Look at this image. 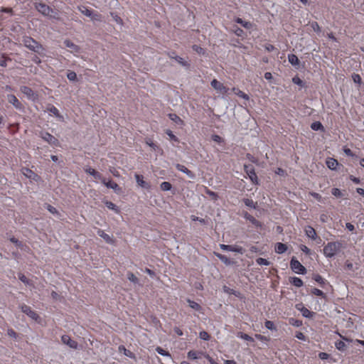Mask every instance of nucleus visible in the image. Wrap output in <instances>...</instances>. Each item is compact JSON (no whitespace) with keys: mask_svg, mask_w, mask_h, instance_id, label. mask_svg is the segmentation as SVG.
Masks as SVG:
<instances>
[{"mask_svg":"<svg viewBox=\"0 0 364 364\" xmlns=\"http://www.w3.org/2000/svg\"><path fill=\"white\" fill-rule=\"evenodd\" d=\"M22 173L29 179L36 180L38 177L36 173L28 168H22Z\"/></svg>","mask_w":364,"mask_h":364,"instance_id":"19","label":"nucleus"},{"mask_svg":"<svg viewBox=\"0 0 364 364\" xmlns=\"http://www.w3.org/2000/svg\"><path fill=\"white\" fill-rule=\"evenodd\" d=\"M160 188L163 191H171V188H172V185L171 183L169 182H167V181H164V182H162L160 185Z\"/></svg>","mask_w":364,"mask_h":364,"instance_id":"36","label":"nucleus"},{"mask_svg":"<svg viewBox=\"0 0 364 364\" xmlns=\"http://www.w3.org/2000/svg\"><path fill=\"white\" fill-rule=\"evenodd\" d=\"M22 42L25 47L35 53H40L41 50H43L42 45L30 36H24Z\"/></svg>","mask_w":364,"mask_h":364,"instance_id":"2","label":"nucleus"},{"mask_svg":"<svg viewBox=\"0 0 364 364\" xmlns=\"http://www.w3.org/2000/svg\"><path fill=\"white\" fill-rule=\"evenodd\" d=\"M10 241L11 242L14 243L16 245V246H17L18 247L22 248V247H23L22 242H20L19 240H18L16 238L13 237L10 239Z\"/></svg>","mask_w":364,"mask_h":364,"instance_id":"64","label":"nucleus"},{"mask_svg":"<svg viewBox=\"0 0 364 364\" xmlns=\"http://www.w3.org/2000/svg\"><path fill=\"white\" fill-rule=\"evenodd\" d=\"M40 136L49 144L58 146L60 145L59 141L54 136L47 132H41Z\"/></svg>","mask_w":364,"mask_h":364,"instance_id":"7","label":"nucleus"},{"mask_svg":"<svg viewBox=\"0 0 364 364\" xmlns=\"http://www.w3.org/2000/svg\"><path fill=\"white\" fill-rule=\"evenodd\" d=\"M345 267L346 269L348 270H350V271H354V268H353V264L349 261V260H346V262H345Z\"/></svg>","mask_w":364,"mask_h":364,"instance_id":"62","label":"nucleus"},{"mask_svg":"<svg viewBox=\"0 0 364 364\" xmlns=\"http://www.w3.org/2000/svg\"><path fill=\"white\" fill-rule=\"evenodd\" d=\"M21 309L22 312L26 314L28 316H29L33 320L37 321L39 318V316L38 315V314L36 311H33L29 306L26 305V304H22L21 306Z\"/></svg>","mask_w":364,"mask_h":364,"instance_id":"9","label":"nucleus"},{"mask_svg":"<svg viewBox=\"0 0 364 364\" xmlns=\"http://www.w3.org/2000/svg\"><path fill=\"white\" fill-rule=\"evenodd\" d=\"M311 294L316 296H321L323 298L326 297L325 294L320 289L314 288L311 289Z\"/></svg>","mask_w":364,"mask_h":364,"instance_id":"50","label":"nucleus"},{"mask_svg":"<svg viewBox=\"0 0 364 364\" xmlns=\"http://www.w3.org/2000/svg\"><path fill=\"white\" fill-rule=\"evenodd\" d=\"M67 77L70 81L77 80V75L74 71H68L67 73Z\"/></svg>","mask_w":364,"mask_h":364,"instance_id":"52","label":"nucleus"},{"mask_svg":"<svg viewBox=\"0 0 364 364\" xmlns=\"http://www.w3.org/2000/svg\"><path fill=\"white\" fill-rule=\"evenodd\" d=\"M201 351H195V350H190L187 353V357L188 359L191 360H196L199 358L200 356H203L200 354Z\"/></svg>","mask_w":364,"mask_h":364,"instance_id":"29","label":"nucleus"},{"mask_svg":"<svg viewBox=\"0 0 364 364\" xmlns=\"http://www.w3.org/2000/svg\"><path fill=\"white\" fill-rule=\"evenodd\" d=\"M175 166L178 171H181L186 174V176L189 178L194 179L196 178V174L193 171L187 168L184 165L176 164Z\"/></svg>","mask_w":364,"mask_h":364,"instance_id":"11","label":"nucleus"},{"mask_svg":"<svg viewBox=\"0 0 364 364\" xmlns=\"http://www.w3.org/2000/svg\"><path fill=\"white\" fill-rule=\"evenodd\" d=\"M97 235L103 238V240L108 244H113L114 240L107 233L104 232V230L99 229L97 230Z\"/></svg>","mask_w":364,"mask_h":364,"instance_id":"20","label":"nucleus"},{"mask_svg":"<svg viewBox=\"0 0 364 364\" xmlns=\"http://www.w3.org/2000/svg\"><path fill=\"white\" fill-rule=\"evenodd\" d=\"M8 101L17 109H22L23 105L14 95H8Z\"/></svg>","mask_w":364,"mask_h":364,"instance_id":"12","label":"nucleus"},{"mask_svg":"<svg viewBox=\"0 0 364 364\" xmlns=\"http://www.w3.org/2000/svg\"><path fill=\"white\" fill-rule=\"evenodd\" d=\"M20 90L29 100L32 102H36L38 98V94L28 86H21L20 87Z\"/></svg>","mask_w":364,"mask_h":364,"instance_id":"6","label":"nucleus"},{"mask_svg":"<svg viewBox=\"0 0 364 364\" xmlns=\"http://www.w3.org/2000/svg\"><path fill=\"white\" fill-rule=\"evenodd\" d=\"M211 86L222 94H226L228 91V88L224 86L223 83L214 79L211 81Z\"/></svg>","mask_w":364,"mask_h":364,"instance_id":"10","label":"nucleus"},{"mask_svg":"<svg viewBox=\"0 0 364 364\" xmlns=\"http://www.w3.org/2000/svg\"><path fill=\"white\" fill-rule=\"evenodd\" d=\"M64 45L72 50V52L73 53H79L80 52V47L75 43H73L70 40H65L64 41Z\"/></svg>","mask_w":364,"mask_h":364,"instance_id":"21","label":"nucleus"},{"mask_svg":"<svg viewBox=\"0 0 364 364\" xmlns=\"http://www.w3.org/2000/svg\"><path fill=\"white\" fill-rule=\"evenodd\" d=\"M342 248L341 242H329L323 247V253L326 258H332L338 255Z\"/></svg>","mask_w":364,"mask_h":364,"instance_id":"1","label":"nucleus"},{"mask_svg":"<svg viewBox=\"0 0 364 364\" xmlns=\"http://www.w3.org/2000/svg\"><path fill=\"white\" fill-rule=\"evenodd\" d=\"M289 323L296 327H299L302 325V321L296 319L294 318H290L289 320Z\"/></svg>","mask_w":364,"mask_h":364,"instance_id":"41","label":"nucleus"},{"mask_svg":"<svg viewBox=\"0 0 364 364\" xmlns=\"http://www.w3.org/2000/svg\"><path fill=\"white\" fill-rule=\"evenodd\" d=\"M298 309L300 311L302 316L305 318H311L313 316L314 313L304 306Z\"/></svg>","mask_w":364,"mask_h":364,"instance_id":"33","label":"nucleus"},{"mask_svg":"<svg viewBox=\"0 0 364 364\" xmlns=\"http://www.w3.org/2000/svg\"><path fill=\"white\" fill-rule=\"evenodd\" d=\"M313 279L317 282L318 283L321 287H324V286L326 284H328V282H326V280L325 279H323L321 275L319 274H315L314 275L313 277Z\"/></svg>","mask_w":364,"mask_h":364,"instance_id":"30","label":"nucleus"},{"mask_svg":"<svg viewBox=\"0 0 364 364\" xmlns=\"http://www.w3.org/2000/svg\"><path fill=\"white\" fill-rule=\"evenodd\" d=\"M156 351L161 355H163V356H166V357H168V358H171V355L170 354V353L168 351H166L165 350H164L161 347H157L156 348Z\"/></svg>","mask_w":364,"mask_h":364,"instance_id":"39","label":"nucleus"},{"mask_svg":"<svg viewBox=\"0 0 364 364\" xmlns=\"http://www.w3.org/2000/svg\"><path fill=\"white\" fill-rule=\"evenodd\" d=\"M200 354L209 361L210 364H218L208 353L200 352Z\"/></svg>","mask_w":364,"mask_h":364,"instance_id":"55","label":"nucleus"},{"mask_svg":"<svg viewBox=\"0 0 364 364\" xmlns=\"http://www.w3.org/2000/svg\"><path fill=\"white\" fill-rule=\"evenodd\" d=\"M310 25H311V28L316 33H321V27L319 26L318 23L316 21H312Z\"/></svg>","mask_w":364,"mask_h":364,"instance_id":"48","label":"nucleus"},{"mask_svg":"<svg viewBox=\"0 0 364 364\" xmlns=\"http://www.w3.org/2000/svg\"><path fill=\"white\" fill-rule=\"evenodd\" d=\"M36 9L42 15L48 17H55L53 14L54 11L51 7L44 3H36Z\"/></svg>","mask_w":364,"mask_h":364,"instance_id":"3","label":"nucleus"},{"mask_svg":"<svg viewBox=\"0 0 364 364\" xmlns=\"http://www.w3.org/2000/svg\"><path fill=\"white\" fill-rule=\"evenodd\" d=\"M265 327L270 331H277V328L272 321H266L264 323Z\"/></svg>","mask_w":364,"mask_h":364,"instance_id":"46","label":"nucleus"},{"mask_svg":"<svg viewBox=\"0 0 364 364\" xmlns=\"http://www.w3.org/2000/svg\"><path fill=\"white\" fill-rule=\"evenodd\" d=\"M18 279L26 285L31 286L33 284L31 280H29L23 274H18Z\"/></svg>","mask_w":364,"mask_h":364,"instance_id":"35","label":"nucleus"},{"mask_svg":"<svg viewBox=\"0 0 364 364\" xmlns=\"http://www.w3.org/2000/svg\"><path fill=\"white\" fill-rule=\"evenodd\" d=\"M232 92L236 95H237L238 97H240L245 100H249V99H250L248 95H247L246 93H245L244 92H242V90H240V89H238L237 87H233Z\"/></svg>","mask_w":364,"mask_h":364,"instance_id":"28","label":"nucleus"},{"mask_svg":"<svg viewBox=\"0 0 364 364\" xmlns=\"http://www.w3.org/2000/svg\"><path fill=\"white\" fill-rule=\"evenodd\" d=\"M236 336L237 338H242L247 341H250V342L254 341V338L252 337H251L250 336H249L243 332H241V331L237 332Z\"/></svg>","mask_w":364,"mask_h":364,"instance_id":"31","label":"nucleus"},{"mask_svg":"<svg viewBox=\"0 0 364 364\" xmlns=\"http://www.w3.org/2000/svg\"><path fill=\"white\" fill-rule=\"evenodd\" d=\"M256 263L259 265H264V266H269L270 264V262L262 257H258L256 259Z\"/></svg>","mask_w":364,"mask_h":364,"instance_id":"42","label":"nucleus"},{"mask_svg":"<svg viewBox=\"0 0 364 364\" xmlns=\"http://www.w3.org/2000/svg\"><path fill=\"white\" fill-rule=\"evenodd\" d=\"M101 181L107 188L113 189L116 193L119 192L121 190L118 184L111 180L107 181L106 179L103 178Z\"/></svg>","mask_w":364,"mask_h":364,"instance_id":"13","label":"nucleus"},{"mask_svg":"<svg viewBox=\"0 0 364 364\" xmlns=\"http://www.w3.org/2000/svg\"><path fill=\"white\" fill-rule=\"evenodd\" d=\"M61 341L63 343L68 345L69 347L72 348H77V343L71 339V338L68 335H63L61 337Z\"/></svg>","mask_w":364,"mask_h":364,"instance_id":"14","label":"nucleus"},{"mask_svg":"<svg viewBox=\"0 0 364 364\" xmlns=\"http://www.w3.org/2000/svg\"><path fill=\"white\" fill-rule=\"evenodd\" d=\"M199 337L200 339H202L203 341H209L210 340V335L205 331L200 332Z\"/></svg>","mask_w":364,"mask_h":364,"instance_id":"53","label":"nucleus"},{"mask_svg":"<svg viewBox=\"0 0 364 364\" xmlns=\"http://www.w3.org/2000/svg\"><path fill=\"white\" fill-rule=\"evenodd\" d=\"M46 208L53 215H60V213L57 210V209L55 207L52 206L51 205L46 204Z\"/></svg>","mask_w":364,"mask_h":364,"instance_id":"45","label":"nucleus"},{"mask_svg":"<svg viewBox=\"0 0 364 364\" xmlns=\"http://www.w3.org/2000/svg\"><path fill=\"white\" fill-rule=\"evenodd\" d=\"M205 193L207 195H208L210 197H211V198L213 199V200H217L218 198V196L217 193H215L214 191H212L211 190H210L208 188L205 189Z\"/></svg>","mask_w":364,"mask_h":364,"instance_id":"51","label":"nucleus"},{"mask_svg":"<svg viewBox=\"0 0 364 364\" xmlns=\"http://www.w3.org/2000/svg\"><path fill=\"white\" fill-rule=\"evenodd\" d=\"M288 60L289 63L291 64L293 66H297L299 65L300 63L298 57L294 54H289Z\"/></svg>","mask_w":364,"mask_h":364,"instance_id":"27","label":"nucleus"},{"mask_svg":"<svg viewBox=\"0 0 364 364\" xmlns=\"http://www.w3.org/2000/svg\"><path fill=\"white\" fill-rule=\"evenodd\" d=\"M290 268L298 274H305L306 273V269L295 257H292L290 261Z\"/></svg>","mask_w":364,"mask_h":364,"instance_id":"4","label":"nucleus"},{"mask_svg":"<svg viewBox=\"0 0 364 364\" xmlns=\"http://www.w3.org/2000/svg\"><path fill=\"white\" fill-rule=\"evenodd\" d=\"M169 118L175 122L176 124H182L183 121L182 119L176 114H170Z\"/></svg>","mask_w":364,"mask_h":364,"instance_id":"49","label":"nucleus"},{"mask_svg":"<svg viewBox=\"0 0 364 364\" xmlns=\"http://www.w3.org/2000/svg\"><path fill=\"white\" fill-rule=\"evenodd\" d=\"M193 50L196 52H197L199 54H203L204 53V50L203 48H202L201 47H200L199 46H197V45H193V47H192Z\"/></svg>","mask_w":364,"mask_h":364,"instance_id":"63","label":"nucleus"},{"mask_svg":"<svg viewBox=\"0 0 364 364\" xmlns=\"http://www.w3.org/2000/svg\"><path fill=\"white\" fill-rule=\"evenodd\" d=\"M127 279L134 284L139 282V279L132 272H128Z\"/></svg>","mask_w":364,"mask_h":364,"instance_id":"47","label":"nucleus"},{"mask_svg":"<svg viewBox=\"0 0 364 364\" xmlns=\"http://www.w3.org/2000/svg\"><path fill=\"white\" fill-rule=\"evenodd\" d=\"M215 255L221 261L223 262L224 264H227V265H229L231 264V261L230 259L227 257L225 255H222L220 253H217V252H215Z\"/></svg>","mask_w":364,"mask_h":364,"instance_id":"32","label":"nucleus"},{"mask_svg":"<svg viewBox=\"0 0 364 364\" xmlns=\"http://www.w3.org/2000/svg\"><path fill=\"white\" fill-rule=\"evenodd\" d=\"M166 134L169 136L171 140L174 141H178V139L177 138V136H176L173 134V132L171 131L170 129H167L166 131Z\"/></svg>","mask_w":364,"mask_h":364,"instance_id":"57","label":"nucleus"},{"mask_svg":"<svg viewBox=\"0 0 364 364\" xmlns=\"http://www.w3.org/2000/svg\"><path fill=\"white\" fill-rule=\"evenodd\" d=\"M187 302L188 303L189 306L191 309H193V310L198 311V312H200L202 311L201 306L199 304H198L197 302L192 301L190 299H187Z\"/></svg>","mask_w":364,"mask_h":364,"instance_id":"26","label":"nucleus"},{"mask_svg":"<svg viewBox=\"0 0 364 364\" xmlns=\"http://www.w3.org/2000/svg\"><path fill=\"white\" fill-rule=\"evenodd\" d=\"M47 111L56 117L59 120L63 121L64 119L63 115H61L58 111V109L53 105H48L47 107Z\"/></svg>","mask_w":364,"mask_h":364,"instance_id":"16","label":"nucleus"},{"mask_svg":"<svg viewBox=\"0 0 364 364\" xmlns=\"http://www.w3.org/2000/svg\"><path fill=\"white\" fill-rule=\"evenodd\" d=\"M105 205L107 208L114 210L116 213H119V211L118 207L111 201H106Z\"/></svg>","mask_w":364,"mask_h":364,"instance_id":"38","label":"nucleus"},{"mask_svg":"<svg viewBox=\"0 0 364 364\" xmlns=\"http://www.w3.org/2000/svg\"><path fill=\"white\" fill-rule=\"evenodd\" d=\"M244 218L249 220L253 225H255L257 228H261L262 223L257 220L256 218H255L252 215L249 214L247 212H245L243 215Z\"/></svg>","mask_w":364,"mask_h":364,"instance_id":"17","label":"nucleus"},{"mask_svg":"<svg viewBox=\"0 0 364 364\" xmlns=\"http://www.w3.org/2000/svg\"><path fill=\"white\" fill-rule=\"evenodd\" d=\"M311 128L313 130L318 131L323 129V127L320 122H315L311 124Z\"/></svg>","mask_w":364,"mask_h":364,"instance_id":"44","label":"nucleus"},{"mask_svg":"<svg viewBox=\"0 0 364 364\" xmlns=\"http://www.w3.org/2000/svg\"><path fill=\"white\" fill-rule=\"evenodd\" d=\"M80 11L82 14H83L85 16H87V17H90L92 16V10L91 9H89L86 7H83L82 9H80Z\"/></svg>","mask_w":364,"mask_h":364,"instance_id":"56","label":"nucleus"},{"mask_svg":"<svg viewBox=\"0 0 364 364\" xmlns=\"http://www.w3.org/2000/svg\"><path fill=\"white\" fill-rule=\"evenodd\" d=\"M244 170L251 182L255 185L259 184V180L255 173V168L252 165H244Z\"/></svg>","mask_w":364,"mask_h":364,"instance_id":"5","label":"nucleus"},{"mask_svg":"<svg viewBox=\"0 0 364 364\" xmlns=\"http://www.w3.org/2000/svg\"><path fill=\"white\" fill-rule=\"evenodd\" d=\"M274 250L277 254H282L287 250V246L286 244L277 242L275 245Z\"/></svg>","mask_w":364,"mask_h":364,"instance_id":"24","label":"nucleus"},{"mask_svg":"<svg viewBox=\"0 0 364 364\" xmlns=\"http://www.w3.org/2000/svg\"><path fill=\"white\" fill-rule=\"evenodd\" d=\"M135 179H136V181L138 184V186H139L141 188H144L145 189H150L151 188V186L149 183H147L146 181H144V177L143 176L141 175H139V174H135Z\"/></svg>","mask_w":364,"mask_h":364,"instance_id":"15","label":"nucleus"},{"mask_svg":"<svg viewBox=\"0 0 364 364\" xmlns=\"http://www.w3.org/2000/svg\"><path fill=\"white\" fill-rule=\"evenodd\" d=\"M289 282L291 284L294 285L296 287H301L304 285L303 281L296 277H289Z\"/></svg>","mask_w":364,"mask_h":364,"instance_id":"25","label":"nucleus"},{"mask_svg":"<svg viewBox=\"0 0 364 364\" xmlns=\"http://www.w3.org/2000/svg\"><path fill=\"white\" fill-rule=\"evenodd\" d=\"M255 337L261 341L268 342L270 341L269 337H267V336H262L261 334H255Z\"/></svg>","mask_w":364,"mask_h":364,"instance_id":"58","label":"nucleus"},{"mask_svg":"<svg viewBox=\"0 0 364 364\" xmlns=\"http://www.w3.org/2000/svg\"><path fill=\"white\" fill-rule=\"evenodd\" d=\"M331 193L336 198H342L343 196V193L342 191L338 188H333L331 189Z\"/></svg>","mask_w":364,"mask_h":364,"instance_id":"40","label":"nucleus"},{"mask_svg":"<svg viewBox=\"0 0 364 364\" xmlns=\"http://www.w3.org/2000/svg\"><path fill=\"white\" fill-rule=\"evenodd\" d=\"M352 79H353V82L356 84L360 85L362 83L361 77L358 74H355V73L353 74Z\"/></svg>","mask_w":364,"mask_h":364,"instance_id":"54","label":"nucleus"},{"mask_svg":"<svg viewBox=\"0 0 364 364\" xmlns=\"http://www.w3.org/2000/svg\"><path fill=\"white\" fill-rule=\"evenodd\" d=\"M235 21L240 24L242 26H243L244 28H247V29H250L252 28V23L249 21H243L242 18H237L235 19Z\"/></svg>","mask_w":364,"mask_h":364,"instance_id":"34","label":"nucleus"},{"mask_svg":"<svg viewBox=\"0 0 364 364\" xmlns=\"http://www.w3.org/2000/svg\"><path fill=\"white\" fill-rule=\"evenodd\" d=\"M338 162L333 158H328L326 160V166L331 170H336Z\"/></svg>","mask_w":364,"mask_h":364,"instance_id":"23","label":"nucleus"},{"mask_svg":"<svg viewBox=\"0 0 364 364\" xmlns=\"http://www.w3.org/2000/svg\"><path fill=\"white\" fill-rule=\"evenodd\" d=\"M305 232L308 237L312 240H316L317 235L314 228L311 226H307L305 229Z\"/></svg>","mask_w":364,"mask_h":364,"instance_id":"22","label":"nucleus"},{"mask_svg":"<svg viewBox=\"0 0 364 364\" xmlns=\"http://www.w3.org/2000/svg\"><path fill=\"white\" fill-rule=\"evenodd\" d=\"M292 82L297 85L303 86L304 82L299 77H294L292 78Z\"/></svg>","mask_w":364,"mask_h":364,"instance_id":"61","label":"nucleus"},{"mask_svg":"<svg viewBox=\"0 0 364 364\" xmlns=\"http://www.w3.org/2000/svg\"><path fill=\"white\" fill-rule=\"evenodd\" d=\"M85 171L92 176L95 179L102 181V179L103 178L101 173H100L98 171H97L95 169L91 167L85 168Z\"/></svg>","mask_w":364,"mask_h":364,"instance_id":"18","label":"nucleus"},{"mask_svg":"<svg viewBox=\"0 0 364 364\" xmlns=\"http://www.w3.org/2000/svg\"><path fill=\"white\" fill-rule=\"evenodd\" d=\"M220 247L223 250L237 252L241 255L244 254V252H245V250L242 247L236 245H229L220 244Z\"/></svg>","mask_w":364,"mask_h":364,"instance_id":"8","label":"nucleus"},{"mask_svg":"<svg viewBox=\"0 0 364 364\" xmlns=\"http://www.w3.org/2000/svg\"><path fill=\"white\" fill-rule=\"evenodd\" d=\"M336 348L341 351L346 350V346L343 341H338L335 343Z\"/></svg>","mask_w":364,"mask_h":364,"instance_id":"43","label":"nucleus"},{"mask_svg":"<svg viewBox=\"0 0 364 364\" xmlns=\"http://www.w3.org/2000/svg\"><path fill=\"white\" fill-rule=\"evenodd\" d=\"M90 18H91L92 20H93V21H102V16L100 14L94 13L93 11L92 13V16H90Z\"/></svg>","mask_w":364,"mask_h":364,"instance_id":"59","label":"nucleus"},{"mask_svg":"<svg viewBox=\"0 0 364 364\" xmlns=\"http://www.w3.org/2000/svg\"><path fill=\"white\" fill-rule=\"evenodd\" d=\"M243 202L245 205L249 208L255 209L256 208V203L252 200L249 198H244Z\"/></svg>","mask_w":364,"mask_h":364,"instance_id":"37","label":"nucleus"},{"mask_svg":"<svg viewBox=\"0 0 364 364\" xmlns=\"http://www.w3.org/2000/svg\"><path fill=\"white\" fill-rule=\"evenodd\" d=\"M173 58H175V60L178 63H180L181 65L183 66H186L188 65V64L187 63V62H186L183 58H182L180 56H176V57H173Z\"/></svg>","mask_w":364,"mask_h":364,"instance_id":"60","label":"nucleus"}]
</instances>
